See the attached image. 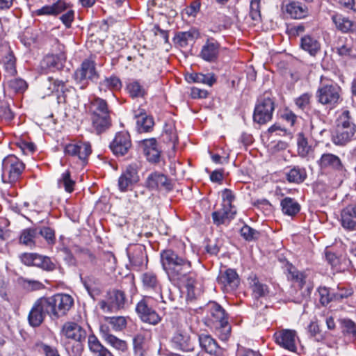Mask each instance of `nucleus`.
I'll use <instances>...</instances> for the list:
<instances>
[{"mask_svg":"<svg viewBox=\"0 0 356 356\" xmlns=\"http://www.w3.org/2000/svg\"><path fill=\"white\" fill-rule=\"evenodd\" d=\"M161 263L171 282L193 287L195 280L192 273L191 261L171 249L160 253Z\"/></svg>","mask_w":356,"mask_h":356,"instance_id":"nucleus-1","label":"nucleus"},{"mask_svg":"<svg viewBox=\"0 0 356 356\" xmlns=\"http://www.w3.org/2000/svg\"><path fill=\"white\" fill-rule=\"evenodd\" d=\"M207 309L209 314V325L216 331L222 340H227L231 333V326L225 310L216 302H209Z\"/></svg>","mask_w":356,"mask_h":356,"instance_id":"nucleus-2","label":"nucleus"},{"mask_svg":"<svg viewBox=\"0 0 356 356\" xmlns=\"http://www.w3.org/2000/svg\"><path fill=\"white\" fill-rule=\"evenodd\" d=\"M325 79L321 77V83L316 91V99L318 103L333 108L339 104L341 100V88L332 81L325 82Z\"/></svg>","mask_w":356,"mask_h":356,"instance_id":"nucleus-3","label":"nucleus"},{"mask_svg":"<svg viewBox=\"0 0 356 356\" xmlns=\"http://www.w3.org/2000/svg\"><path fill=\"white\" fill-rule=\"evenodd\" d=\"M356 132V125L352 122L350 112L343 111L337 120V127L332 141L337 145H345L351 140Z\"/></svg>","mask_w":356,"mask_h":356,"instance_id":"nucleus-4","label":"nucleus"},{"mask_svg":"<svg viewBox=\"0 0 356 356\" xmlns=\"http://www.w3.org/2000/svg\"><path fill=\"white\" fill-rule=\"evenodd\" d=\"M275 111V100L270 94L265 92L257 101L253 113L254 122L263 125L270 122Z\"/></svg>","mask_w":356,"mask_h":356,"instance_id":"nucleus-5","label":"nucleus"},{"mask_svg":"<svg viewBox=\"0 0 356 356\" xmlns=\"http://www.w3.org/2000/svg\"><path fill=\"white\" fill-rule=\"evenodd\" d=\"M60 333L66 339L77 343L74 347L73 352L75 356H80L83 350V343L87 337L86 330L75 322L67 321L62 326Z\"/></svg>","mask_w":356,"mask_h":356,"instance_id":"nucleus-6","label":"nucleus"},{"mask_svg":"<svg viewBox=\"0 0 356 356\" xmlns=\"http://www.w3.org/2000/svg\"><path fill=\"white\" fill-rule=\"evenodd\" d=\"M24 170V164L15 156L10 155L2 162V179L4 182L15 183Z\"/></svg>","mask_w":356,"mask_h":356,"instance_id":"nucleus-7","label":"nucleus"},{"mask_svg":"<svg viewBox=\"0 0 356 356\" xmlns=\"http://www.w3.org/2000/svg\"><path fill=\"white\" fill-rule=\"evenodd\" d=\"M127 301L123 291L114 289L108 292L106 299L100 300L98 305L104 312L115 313L125 307Z\"/></svg>","mask_w":356,"mask_h":356,"instance_id":"nucleus-8","label":"nucleus"},{"mask_svg":"<svg viewBox=\"0 0 356 356\" xmlns=\"http://www.w3.org/2000/svg\"><path fill=\"white\" fill-rule=\"evenodd\" d=\"M95 65L93 60L86 59L82 62L80 67L75 71V81L81 84V89L86 88L88 81H96L99 78Z\"/></svg>","mask_w":356,"mask_h":356,"instance_id":"nucleus-9","label":"nucleus"},{"mask_svg":"<svg viewBox=\"0 0 356 356\" xmlns=\"http://www.w3.org/2000/svg\"><path fill=\"white\" fill-rule=\"evenodd\" d=\"M139 175L136 164L128 165L118 178V186L121 192L132 190L139 181Z\"/></svg>","mask_w":356,"mask_h":356,"instance_id":"nucleus-10","label":"nucleus"},{"mask_svg":"<svg viewBox=\"0 0 356 356\" xmlns=\"http://www.w3.org/2000/svg\"><path fill=\"white\" fill-rule=\"evenodd\" d=\"M317 163L321 170H331L337 175H342L346 171L341 159L332 153L323 154Z\"/></svg>","mask_w":356,"mask_h":356,"instance_id":"nucleus-11","label":"nucleus"},{"mask_svg":"<svg viewBox=\"0 0 356 356\" xmlns=\"http://www.w3.org/2000/svg\"><path fill=\"white\" fill-rule=\"evenodd\" d=\"M64 152L65 154L72 156H77L81 161L85 163L92 153V148L90 143L78 141L66 145Z\"/></svg>","mask_w":356,"mask_h":356,"instance_id":"nucleus-12","label":"nucleus"},{"mask_svg":"<svg viewBox=\"0 0 356 356\" xmlns=\"http://www.w3.org/2000/svg\"><path fill=\"white\" fill-rule=\"evenodd\" d=\"M45 86H47V90L44 91L45 95H50L52 93H56L58 104L67 102V92H69V89L65 81L49 77Z\"/></svg>","mask_w":356,"mask_h":356,"instance_id":"nucleus-13","label":"nucleus"},{"mask_svg":"<svg viewBox=\"0 0 356 356\" xmlns=\"http://www.w3.org/2000/svg\"><path fill=\"white\" fill-rule=\"evenodd\" d=\"M136 311L142 321L152 325H157L161 318L149 305L146 299H142L138 302Z\"/></svg>","mask_w":356,"mask_h":356,"instance_id":"nucleus-14","label":"nucleus"},{"mask_svg":"<svg viewBox=\"0 0 356 356\" xmlns=\"http://www.w3.org/2000/svg\"><path fill=\"white\" fill-rule=\"evenodd\" d=\"M110 148L114 154L124 156L131 147L130 136L128 132H118L110 144Z\"/></svg>","mask_w":356,"mask_h":356,"instance_id":"nucleus-15","label":"nucleus"},{"mask_svg":"<svg viewBox=\"0 0 356 356\" xmlns=\"http://www.w3.org/2000/svg\"><path fill=\"white\" fill-rule=\"evenodd\" d=\"M145 184L150 190H165L170 191L172 189V184L168 178L165 175L158 172L149 174L146 179Z\"/></svg>","mask_w":356,"mask_h":356,"instance_id":"nucleus-16","label":"nucleus"},{"mask_svg":"<svg viewBox=\"0 0 356 356\" xmlns=\"http://www.w3.org/2000/svg\"><path fill=\"white\" fill-rule=\"evenodd\" d=\"M276 343L281 347L291 351L296 350V332L292 330H282L274 334Z\"/></svg>","mask_w":356,"mask_h":356,"instance_id":"nucleus-17","label":"nucleus"},{"mask_svg":"<svg viewBox=\"0 0 356 356\" xmlns=\"http://www.w3.org/2000/svg\"><path fill=\"white\" fill-rule=\"evenodd\" d=\"M217 281L226 292H230L236 289L240 282L237 273L232 268L220 271Z\"/></svg>","mask_w":356,"mask_h":356,"instance_id":"nucleus-18","label":"nucleus"},{"mask_svg":"<svg viewBox=\"0 0 356 356\" xmlns=\"http://www.w3.org/2000/svg\"><path fill=\"white\" fill-rule=\"evenodd\" d=\"M220 50V43L214 38H208L205 44L202 46L200 51V57L205 61L214 63L216 62Z\"/></svg>","mask_w":356,"mask_h":356,"instance_id":"nucleus-19","label":"nucleus"},{"mask_svg":"<svg viewBox=\"0 0 356 356\" xmlns=\"http://www.w3.org/2000/svg\"><path fill=\"white\" fill-rule=\"evenodd\" d=\"M45 307L42 301L41 298H38L33 305L28 315V321L33 327H39L44 321L46 316Z\"/></svg>","mask_w":356,"mask_h":356,"instance_id":"nucleus-20","label":"nucleus"},{"mask_svg":"<svg viewBox=\"0 0 356 356\" xmlns=\"http://www.w3.org/2000/svg\"><path fill=\"white\" fill-rule=\"evenodd\" d=\"M172 341L177 348L183 351L194 350V343L186 330H177L172 338Z\"/></svg>","mask_w":356,"mask_h":356,"instance_id":"nucleus-21","label":"nucleus"},{"mask_svg":"<svg viewBox=\"0 0 356 356\" xmlns=\"http://www.w3.org/2000/svg\"><path fill=\"white\" fill-rule=\"evenodd\" d=\"M142 282L143 286L146 291L158 294L161 301L165 302L161 294V284L155 273L152 272H147L143 274Z\"/></svg>","mask_w":356,"mask_h":356,"instance_id":"nucleus-22","label":"nucleus"},{"mask_svg":"<svg viewBox=\"0 0 356 356\" xmlns=\"http://www.w3.org/2000/svg\"><path fill=\"white\" fill-rule=\"evenodd\" d=\"M341 226L348 231H356V206L350 204L341 212Z\"/></svg>","mask_w":356,"mask_h":356,"instance_id":"nucleus-23","label":"nucleus"},{"mask_svg":"<svg viewBox=\"0 0 356 356\" xmlns=\"http://www.w3.org/2000/svg\"><path fill=\"white\" fill-rule=\"evenodd\" d=\"M143 152L147 159L151 163H158L160 160L161 150L155 138L143 140Z\"/></svg>","mask_w":356,"mask_h":356,"instance_id":"nucleus-24","label":"nucleus"},{"mask_svg":"<svg viewBox=\"0 0 356 356\" xmlns=\"http://www.w3.org/2000/svg\"><path fill=\"white\" fill-rule=\"evenodd\" d=\"M71 7V5L63 0H58L49 6H44L34 13L36 15H58Z\"/></svg>","mask_w":356,"mask_h":356,"instance_id":"nucleus-25","label":"nucleus"},{"mask_svg":"<svg viewBox=\"0 0 356 356\" xmlns=\"http://www.w3.org/2000/svg\"><path fill=\"white\" fill-rule=\"evenodd\" d=\"M91 129L97 134L106 132L112 125L111 115L89 116Z\"/></svg>","mask_w":356,"mask_h":356,"instance_id":"nucleus-26","label":"nucleus"},{"mask_svg":"<svg viewBox=\"0 0 356 356\" xmlns=\"http://www.w3.org/2000/svg\"><path fill=\"white\" fill-rule=\"evenodd\" d=\"M198 341L202 350L210 355H218L221 349L217 341L209 334H201L198 335Z\"/></svg>","mask_w":356,"mask_h":356,"instance_id":"nucleus-27","label":"nucleus"},{"mask_svg":"<svg viewBox=\"0 0 356 356\" xmlns=\"http://www.w3.org/2000/svg\"><path fill=\"white\" fill-rule=\"evenodd\" d=\"M65 58L63 54L60 55H47L40 62V68L44 72L58 70L63 66V60Z\"/></svg>","mask_w":356,"mask_h":356,"instance_id":"nucleus-28","label":"nucleus"},{"mask_svg":"<svg viewBox=\"0 0 356 356\" xmlns=\"http://www.w3.org/2000/svg\"><path fill=\"white\" fill-rule=\"evenodd\" d=\"M236 214V208H228L222 206V208L212 213L213 222L217 225L225 224L232 220Z\"/></svg>","mask_w":356,"mask_h":356,"instance_id":"nucleus-29","label":"nucleus"},{"mask_svg":"<svg viewBox=\"0 0 356 356\" xmlns=\"http://www.w3.org/2000/svg\"><path fill=\"white\" fill-rule=\"evenodd\" d=\"M332 20L336 28L342 33L356 32V22L341 14H335L332 16Z\"/></svg>","mask_w":356,"mask_h":356,"instance_id":"nucleus-30","label":"nucleus"},{"mask_svg":"<svg viewBox=\"0 0 356 356\" xmlns=\"http://www.w3.org/2000/svg\"><path fill=\"white\" fill-rule=\"evenodd\" d=\"M89 116L111 115V111L105 99L95 97L90 104L88 108Z\"/></svg>","mask_w":356,"mask_h":356,"instance_id":"nucleus-31","label":"nucleus"},{"mask_svg":"<svg viewBox=\"0 0 356 356\" xmlns=\"http://www.w3.org/2000/svg\"><path fill=\"white\" fill-rule=\"evenodd\" d=\"M128 257L131 264L136 268H140L147 259L145 248L142 245H136L131 252H128Z\"/></svg>","mask_w":356,"mask_h":356,"instance_id":"nucleus-32","label":"nucleus"},{"mask_svg":"<svg viewBox=\"0 0 356 356\" xmlns=\"http://www.w3.org/2000/svg\"><path fill=\"white\" fill-rule=\"evenodd\" d=\"M5 50L6 55L2 57L6 71L9 75L13 76L16 74V59L8 43L2 45Z\"/></svg>","mask_w":356,"mask_h":356,"instance_id":"nucleus-33","label":"nucleus"},{"mask_svg":"<svg viewBox=\"0 0 356 356\" xmlns=\"http://www.w3.org/2000/svg\"><path fill=\"white\" fill-rule=\"evenodd\" d=\"M248 284L256 298L264 297L268 295L269 290L266 284L261 283L255 275L249 276Z\"/></svg>","mask_w":356,"mask_h":356,"instance_id":"nucleus-34","label":"nucleus"},{"mask_svg":"<svg viewBox=\"0 0 356 356\" xmlns=\"http://www.w3.org/2000/svg\"><path fill=\"white\" fill-rule=\"evenodd\" d=\"M300 47L311 56H316L321 49V44L315 37L305 35L301 38Z\"/></svg>","mask_w":356,"mask_h":356,"instance_id":"nucleus-35","label":"nucleus"},{"mask_svg":"<svg viewBox=\"0 0 356 356\" xmlns=\"http://www.w3.org/2000/svg\"><path fill=\"white\" fill-rule=\"evenodd\" d=\"M137 118V130L139 133H147L152 131L154 121L152 117L147 115L145 113L140 112L136 114Z\"/></svg>","mask_w":356,"mask_h":356,"instance_id":"nucleus-36","label":"nucleus"},{"mask_svg":"<svg viewBox=\"0 0 356 356\" xmlns=\"http://www.w3.org/2000/svg\"><path fill=\"white\" fill-rule=\"evenodd\" d=\"M42 301L45 307L46 312L52 320H57L62 316L59 312L58 304L54 300V296L49 297H41Z\"/></svg>","mask_w":356,"mask_h":356,"instance_id":"nucleus-37","label":"nucleus"},{"mask_svg":"<svg viewBox=\"0 0 356 356\" xmlns=\"http://www.w3.org/2000/svg\"><path fill=\"white\" fill-rule=\"evenodd\" d=\"M286 13L294 19H302L308 15V8L305 5L297 1H292L286 6Z\"/></svg>","mask_w":356,"mask_h":356,"instance_id":"nucleus-38","label":"nucleus"},{"mask_svg":"<svg viewBox=\"0 0 356 356\" xmlns=\"http://www.w3.org/2000/svg\"><path fill=\"white\" fill-rule=\"evenodd\" d=\"M88 343L90 350L97 356H113L94 334L89 335Z\"/></svg>","mask_w":356,"mask_h":356,"instance_id":"nucleus-39","label":"nucleus"},{"mask_svg":"<svg viewBox=\"0 0 356 356\" xmlns=\"http://www.w3.org/2000/svg\"><path fill=\"white\" fill-rule=\"evenodd\" d=\"M54 296V300L58 304L59 312L62 314V316H64L73 306L74 299L68 294L57 293Z\"/></svg>","mask_w":356,"mask_h":356,"instance_id":"nucleus-40","label":"nucleus"},{"mask_svg":"<svg viewBox=\"0 0 356 356\" xmlns=\"http://www.w3.org/2000/svg\"><path fill=\"white\" fill-rule=\"evenodd\" d=\"M342 334L350 340L356 341V323L350 318L339 321Z\"/></svg>","mask_w":356,"mask_h":356,"instance_id":"nucleus-41","label":"nucleus"},{"mask_svg":"<svg viewBox=\"0 0 356 356\" xmlns=\"http://www.w3.org/2000/svg\"><path fill=\"white\" fill-rule=\"evenodd\" d=\"M282 211L284 214L293 216L300 210V205L294 199L286 197L281 201Z\"/></svg>","mask_w":356,"mask_h":356,"instance_id":"nucleus-42","label":"nucleus"},{"mask_svg":"<svg viewBox=\"0 0 356 356\" xmlns=\"http://www.w3.org/2000/svg\"><path fill=\"white\" fill-rule=\"evenodd\" d=\"M122 86V81L117 76L113 75L105 79L99 83V89L100 91L119 90Z\"/></svg>","mask_w":356,"mask_h":356,"instance_id":"nucleus-43","label":"nucleus"},{"mask_svg":"<svg viewBox=\"0 0 356 356\" xmlns=\"http://www.w3.org/2000/svg\"><path fill=\"white\" fill-rule=\"evenodd\" d=\"M307 172L305 168L295 166L286 174V180L290 183L300 184L305 181Z\"/></svg>","mask_w":356,"mask_h":356,"instance_id":"nucleus-44","label":"nucleus"},{"mask_svg":"<svg viewBox=\"0 0 356 356\" xmlns=\"http://www.w3.org/2000/svg\"><path fill=\"white\" fill-rule=\"evenodd\" d=\"M133 346L135 354L138 356H145L146 350V334L139 332L133 338Z\"/></svg>","mask_w":356,"mask_h":356,"instance_id":"nucleus-45","label":"nucleus"},{"mask_svg":"<svg viewBox=\"0 0 356 356\" xmlns=\"http://www.w3.org/2000/svg\"><path fill=\"white\" fill-rule=\"evenodd\" d=\"M298 153L300 157H306L312 151V146L309 145L307 138L302 132L297 134L296 137Z\"/></svg>","mask_w":356,"mask_h":356,"instance_id":"nucleus-46","label":"nucleus"},{"mask_svg":"<svg viewBox=\"0 0 356 356\" xmlns=\"http://www.w3.org/2000/svg\"><path fill=\"white\" fill-rule=\"evenodd\" d=\"M189 79L193 82L203 83L209 86H212L216 82V76L213 73L202 74L193 73L190 74Z\"/></svg>","mask_w":356,"mask_h":356,"instance_id":"nucleus-47","label":"nucleus"},{"mask_svg":"<svg viewBox=\"0 0 356 356\" xmlns=\"http://www.w3.org/2000/svg\"><path fill=\"white\" fill-rule=\"evenodd\" d=\"M38 234L37 228H28L24 229L19 237V241L21 243L32 247L35 245V238Z\"/></svg>","mask_w":356,"mask_h":356,"instance_id":"nucleus-48","label":"nucleus"},{"mask_svg":"<svg viewBox=\"0 0 356 356\" xmlns=\"http://www.w3.org/2000/svg\"><path fill=\"white\" fill-rule=\"evenodd\" d=\"M74 185L75 181L71 179L70 172L69 171L63 172L58 180V187H63L65 191L69 193L74 191Z\"/></svg>","mask_w":356,"mask_h":356,"instance_id":"nucleus-49","label":"nucleus"},{"mask_svg":"<svg viewBox=\"0 0 356 356\" xmlns=\"http://www.w3.org/2000/svg\"><path fill=\"white\" fill-rule=\"evenodd\" d=\"M35 266L47 271H52L56 269V264L52 261L50 257L38 254L35 260Z\"/></svg>","mask_w":356,"mask_h":356,"instance_id":"nucleus-50","label":"nucleus"},{"mask_svg":"<svg viewBox=\"0 0 356 356\" xmlns=\"http://www.w3.org/2000/svg\"><path fill=\"white\" fill-rule=\"evenodd\" d=\"M104 319L115 331H122L127 327V317L122 316H106Z\"/></svg>","mask_w":356,"mask_h":356,"instance_id":"nucleus-51","label":"nucleus"},{"mask_svg":"<svg viewBox=\"0 0 356 356\" xmlns=\"http://www.w3.org/2000/svg\"><path fill=\"white\" fill-rule=\"evenodd\" d=\"M319 294V300L323 306H327L330 302L336 301L334 290H332L325 286L319 287L318 289Z\"/></svg>","mask_w":356,"mask_h":356,"instance_id":"nucleus-52","label":"nucleus"},{"mask_svg":"<svg viewBox=\"0 0 356 356\" xmlns=\"http://www.w3.org/2000/svg\"><path fill=\"white\" fill-rule=\"evenodd\" d=\"M105 341L107 343L118 350L125 352L128 349L127 343L125 341L116 337L113 334H106L105 336Z\"/></svg>","mask_w":356,"mask_h":356,"instance_id":"nucleus-53","label":"nucleus"},{"mask_svg":"<svg viewBox=\"0 0 356 356\" xmlns=\"http://www.w3.org/2000/svg\"><path fill=\"white\" fill-rule=\"evenodd\" d=\"M127 90L132 98L143 97L146 93L145 89L137 81L127 84Z\"/></svg>","mask_w":356,"mask_h":356,"instance_id":"nucleus-54","label":"nucleus"},{"mask_svg":"<svg viewBox=\"0 0 356 356\" xmlns=\"http://www.w3.org/2000/svg\"><path fill=\"white\" fill-rule=\"evenodd\" d=\"M312 97V95L311 93H303L295 99V104L299 109L302 111L307 110L310 107Z\"/></svg>","mask_w":356,"mask_h":356,"instance_id":"nucleus-55","label":"nucleus"},{"mask_svg":"<svg viewBox=\"0 0 356 356\" xmlns=\"http://www.w3.org/2000/svg\"><path fill=\"white\" fill-rule=\"evenodd\" d=\"M261 0H251L250 6V17L253 21L259 22L261 19Z\"/></svg>","mask_w":356,"mask_h":356,"instance_id":"nucleus-56","label":"nucleus"},{"mask_svg":"<svg viewBox=\"0 0 356 356\" xmlns=\"http://www.w3.org/2000/svg\"><path fill=\"white\" fill-rule=\"evenodd\" d=\"M38 234L44 238L48 244L54 245L55 243V232L53 229L49 227H43L39 230L38 229Z\"/></svg>","mask_w":356,"mask_h":356,"instance_id":"nucleus-57","label":"nucleus"},{"mask_svg":"<svg viewBox=\"0 0 356 356\" xmlns=\"http://www.w3.org/2000/svg\"><path fill=\"white\" fill-rule=\"evenodd\" d=\"M288 278L298 283L300 286H302L305 282V276L302 273L298 271L295 267L290 266L289 268Z\"/></svg>","mask_w":356,"mask_h":356,"instance_id":"nucleus-58","label":"nucleus"},{"mask_svg":"<svg viewBox=\"0 0 356 356\" xmlns=\"http://www.w3.org/2000/svg\"><path fill=\"white\" fill-rule=\"evenodd\" d=\"M8 87L15 92H22L27 87L26 83L22 79H13L8 83Z\"/></svg>","mask_w":356,"mask_h":356,"instance_id":"nucleus-59","label":"nucleus"},{"mask_svg":"<svg viewBox=\"0 0 356 356\" xmlns=\"http://www.w3.org/2000/svg\"><path fill=\"white\" fill-rule=\"evenodd\" d=\"M36 346L42 351L45 356H60L56 347L49 346L43 342H38Z\"/></svg>","mask_w":356,"mask_h":356,"instance_id":"nucleus-60","label":"nucleus"},{"mask_svg":"<svg viewBox=\"0 0 356 356\" xmlns=\"http://www.w3.org/2000/svg\"><path fill=\"white\" fill-rule=\"evenodd\" d=\"M241 234L245 240L252 241L258 237L259 232L245 225L241 229Z\"/></svg>","mask_w":356,"mask_h":356,"instance_id":"nucleus-61","label":"nucleus"},{"mask_svg":"<svg viewBox=\"0 0 356 356\" xmlns=\"http://www.w3.org/2000/svg\"><path fill=\"white\" fill-rule=\"evenodd\" d=\"M222 197L224 202L222 206L227 207L228 208H235L234 206L232 205V202L235 200V195L232 191L228 188H225L222 192Z\"/></svg>","mask_w":356,"mask_h":356,"instance_id":"nucleus-62","label":"nucleus"},{"mask_svg":"<svg viewBox=\"0 0 356 356\" xmlns=\"http://www.w3.org/2000/svg\"><path fill=\"white\" fill-rule=\"evenodd\" d=\"M336 301H341L344 298H347L353 294V290L350 288L338 287L337 291H334Z\"/></svg>","mask_w":356,"mask_h":356,"instance_id":"nucleus-63","label":"nucleus"},{"mask_svg":"<svg viewBox=\"0 0 356 356\" xmlns=\"http://www.w3.org/2000/svg\"><path fill=\"white\" fill-rule=\"evenodd\" d=\"M308 332L316 341H321L323 339V336L320 332L319 326L317 323L311 322L308 325Z\"/></svg>","mask_w":356,"mask_h":356,"instance_id":"nucleus-64","label":"nucleus"}]
</instances>
